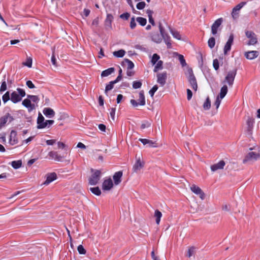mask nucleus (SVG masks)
Here are the masks:
<instances>
[{"instance_id":"nucleus-34","label":"nucleus","mask_w":260,"mask_h":260,"mask_svg":"<svg viewBox=\"0 0 260 260\" xmlns=\"http://www.w3.org/2000/svg\"><path fill=\"white\" fill-rule=\"evenodd\" d=\"M125 53V51L124 50L121 49L118 51L113 52V55L116 57H122Z\"/></svg>"},{"instance_id":"nucleus-60","label":"nucleus","mask_w":260,"mask_h":260,"mask_svg":"<svg viewBox=\"0 0 260 260\" xmlns=\"http://www.w3.org/2000/svg\"><path fill=\"white\" fill-rule=\"evenodd\" d=\"M44 120H45L44 117L43 116V115L40 113H39L38 117L37 119V124H38L40 122H43V121Z\"/></svg>"},{"instance_id":"nucleus-32","label":"nucleus","mask_w":260,"mask_h":260,"mask_svg":"<svg viewBox=\"0 0 260 260\" xmlns=\"http://www.w3.org/2000/svg\"><path fill=\"white\" fill-rule=\"evenodd\" d=\"M154 216L156 218V223L157 224H159L160 223V219L162 217V213L158 210H155L154 212Z\"/></svg>"},{"instance_id":"nucleus-41","label":"nucleus","mask_w":260,"mask_h":260,"mask_svg":"<svg viewBox=\"0 0 260 260\" xmlns=\"http://www.w3.org/2000/svg\"><path fill=\"white\" fill-rule=\"evenodd\" d=\"M27 98H29L30 100V101L36 103H38L40 101V99L37 95L28 94L27 95Z\"/></svg>"},{"instance_id":"nucleus-15","label":"nucleus","mask_w":260,"mask_h":260,"mask_svg":"<svg viewBox=\"0 0 260 260\" xmlns=\"http://www.w3.org/2000/svg\"><path fill=\"white\" fill-rule=\"evenodd\" d=\"M57 179L56 174L54 172L47 174L46 175V180L44 182V184L47 185L51 182Z\"/></svg>"},{"instance_id":"nucleus-35","label":"nucleus","mask_w":260,"mask_h":260,"mask_svg":"<svg viewBox=\"0 0 260 260\" xmlns=\"http://www.w3.org/2000/svg\"><path fill=\"white\" fill-rule=\"evenodd\" d=\"M211 107V101L209 99V97L208 96L206 100V101L204 102L203 104V108L205 110H209Z\"/></svg>"},{"instance_id":"nucleus-4","label":"nucleus","mask_w":260,"mask_h":260,"mask_svg":"<svg viewBox=\"0 0 260 260\" xmlns=\"http://www.w3.org/2000/svg\"><path fill=\"white\" fill-rule=\"evenodd\" d=\"M159 29L165 42L166 43L167 48H171L172 47L171 39L168 34L166 33L161 23H159Z\"/></svg>"},{"instance_id":"nucleus-22","label":"nucleus","mask_w":260,"mask_h":260,"mask_svg":"<svg viewBox=\"0 0 260 260\" xmlns=\"http://www.w3.org/2000/svg\"><path fill=\"white\" fill-rule=\"evenodd\" d=\"M123 173L122 171L116 172L113 175V178L114 180V184L115 185H118L121 182V178L122 176Z\"/></svg>"},{"instance_id":"nucleus-62","label":"nucleus","mask_w":260,"mask_h":260,"mask_svg":"<svg viewBox=\"0 0 260 260\" xmlns=\"http://www.w3.org/2000/svg\"><path fill=\"white\" fill-rule=\"evenodd\" d=\"M54 122V121L53 120H47L45 121V123L46 125V127L48 126L49 127L50 125L53 124Z\"/></svg>"},{"instance_id":"nucleus-24","label":"nucleus","mask_w":260,"mask_h":260,"mask_svg":"<svg viewBox=\"0 0 260 260\" xmlns=\"http://www.w3.org/2000/svg\"><path fill=\"white\" fill-rule=\"evenodd\" d=\"M17 133L16 131L12 130L11 132L10 136V139H9V142L10 143L13 145L15 144H16L18 142V140L17 138Z\"/></svg>"},{"instance_id":"nucleus-38","label":"nucleus","mask_w":260,"mask_h":260,"mask_svg":"<svg viewBox=\"0 0 260 260\" xmlns=\"http://www.w3.org/2000/svg\"><path fill=\"white\" fill-rule=\"evenodd\" d=\"M136 20L142 26H145L147 23L146 19L141 17H137Z\"/></svg>"},{"instance_id":"nucleus-46","label":"nucleus","mask_w":260,"mask_h":260,"mask_svg":"<svg viewBox=\"0 0 260 260\" xmlns=\"http://www.w3.org/2000/svg\"><path fill=\"white\" fill-rule=\"evenodd\" d=\"M158 89V86L157 85H155L153 86V87L149 90V93L150 94V96L151 97H153L154 93L157 91Z\"/></svg>"},{"instance_id":"nucleus-58","label":"nucleus","mask_w":260,"mask_h":260,"mask_svg":"<svg viewBox=\"0 0 260 260\" xmlns=\"http://www.w3.org/2000/svg\"><path fill=\"white\" fill-rule=\"evenodd\" d=\"M51 60V62H52V64L53 66H54L55 67H57L56 59L55 58L54 53L52 54Z\"/></svg>"},{"instance_id":"nucleus-6","label":"nucleus","mask_w":260,"mask_h":260,"mask_svg":"<svg viewBox=\"0 0 260 260\" xmlns=\"http://www.w3.org/2000/svg\"><path fill=\"white\" fill-rule=\"evenodd\" d=\"M246 37L249 39L247 43L248 45H254L257 43V38L255 34L252 31L247 30L245 31Z\"/></svg>"},{"instance_id":"nucleus-61","label":"nucleus","mask_w":260,"mask_h":260,"mask_svg":"<svg viewBox=\"0 0 260 260\" xmlns=\"http://www.w3.org/2000/svg\"><path fill=\"white\" fill-rule=\"evenodd\" d=\"M186 91H187V99L188 101H189L192 98V91L189 89H187Z\"/></svg>"},{"instance_id":"nucleus-53","label":"nucleus","mask_w":260,"mask_h":260,"mask_svg":"<svg viewBox=\"0 0 260 260\" xmlns=\"http://www.w3.org/2000/svg\"><path fill=\"white\" fill-rule=\"evenodd\" d=\"M179 60L182 67H184L186 65L185 60L182 55H179Z\"/></svg>"},{"instance_id":"nucleus-56","label":"nucleus","mask_w":260,"mask_h":260,"mask_svg":"<svg viewBox=\"0 0 260 260\" xmlns=\"http://www.w3.org/2000/svg\"><path fill=\"white\" fill-rule=\"evenodd\" d=\"M26 85L30 89H32V88H35V85L32 82V81H30V80L27 81L26 82Z\"/></svg>"},{"instance_id":"nucleus-33","label":"nucleus","mask_w":260,"mask_h":260,"mask_svg":"<svg viewBox=\"0 0 260 260\" xmlns=\"http://www.w3.org/2000/svg\"><path fill=\"white\" fill-rule=\"evenodd\" d=\"M11 166L15 169H19L22 166V161L21 160H14L12 161Z\"/></svg>"},{"instance_id":"nucleus-16","label":"nucleus","mask_w":260,"mask_h":260,"mask_svg":"<svg viewBox=\"0 0 260 260\" xmlns=\"http://www.w3.org/2000/svg\"><path fill=\"white\" fill-rule=\"evenodd\" d=\"M22 105L28 109L29 112L34 110L36 108L35 104L31 103L30 100L27 98V99H24L22 102Z\"/></svg>"},{"instance_id":"nucleus-8","label":"nucleus","mask_w":260,"mask_h":260,"mask_svg":"<svg viewBox=\"0 0 260 260\" xmlns=\"http://www.w3.org/2000/svg\"><path fill=\"white\" fill-rule=\"evenodd\" d=\"M13 120V116L9 113H7L0 117V128L5 126L7 122L10 123Z\"/></svg>"},{"instance_id":"nucleus-49","label":"nucleus","mask_w":260,"mask_h":260,"mask_svg":"<svg viewBox=\"0 0 260 260\" xmlns=\"http://www.w3.org/2000/svg\"><path fill=\"white\" fill-rule=\"evenodd\" d=\"M146 4L144 2H141L137 4L136 7L138 10H142L145 7Z\"/></svg>"},{"instance_id":"nucleus-30","label":"nucleus","mask_w":260,"mask_h":260,"mask_svg":"<svg viewBox=\"0 0 260 260\" xmlns=\"http://www.w3.org/2000/svg\"><path fill=\"white\" fill-rule=\"evenodd\" d=\"M122 63L123 65L127 66V70L132 69L134 67V63L128 59H124Z\"/></svg>"},{"instance_id":"nucleus-1","label":"nucleus","mask_w":260,"mask_h":260,"mask_svg":"<svg viewBox=\"0 0 260 260\" xmlns=\"http://www.w3.org/2000/svg\"><path fill=\"white\" fill-rule=\"evenodd\" d=\"M17 91L18 93L16 91H13L11 94V101L15 104L20 102L22 98L25 96L26 94L25 91L23 89L18 88Z\"/></svg>"},{"instance_id":"nucleus-10","label":"nucleus","mask_w":260,"mask_h":260,"mask_svg":"<svg viewBox=\"0 0 260 260\" xmlns=\"http://www.w3.org/2000/svg\"><path fill=\"white\" fill-rule=\"evenodd\" d=\"M157 77V82L160 84L161 86H164L166 83L167 79V74L166 72L158 73L156 75Z\"/></svg>"},{"instance_id":"nucleus-23","label":"nucleus","mask_w":260,"mask_h":260,"mask_svg":"<svg viewBox=\"0 0 260 260\" xmlns=\"http://www.w3.org/2000/svg\"><path fill=\"white\" fill-rule=\"evenodd\" d=\"M225 164L224 161L221 160L218 163L214 164L211 166V170L213 172H215L218 170L222 169L224 167Z\"/></svg>"},{"instance_id":"nucleus-20","label":"nucleus","mask_w":260,"mask_h":260,"mask_svg":"<svg viewBox=\"0 0 260 260\" xmlns=\"http://www.w3.org/2000/svg\"><path fill=\"white\" fill-rule=\"evenodd\" d=\"M254 123V119L252 117H248L246 121V124L247 125V131L249 135L252 134Z\"/></svg>"},{"instance_id":"nucleus-47","label":"nucleus","mask_w":260,"mask_h":260,"mask_svg":"<svg viewBox=\"0 0 260 260\" xmlns=\"http://www.w3.org/2000/svg\"><path fill=\"white\" fill-rule=\"evenodd\" d=\"M77 250L78 252L81 254H85L86 252V250L82 245H80L78 246Z\"/></svg>"},{"instance_id":"nucleus-26","label":"nucleus","mask_w":260,"mask_h":260,"mask_svg":"<svg viewBox=\"0 0 260 260\" xmlns=\"http://www.w3.org/2000/svg\"><path fill=\"white\" fill-rule=\"evenodd\" d=\"M48 156L50 158L53 159L58 161H61L63 158V157L59 155L57 152L53 151L49 152L48 153Z\"/></svg>"},{"instance_id":"nucleus-36","label":"nucleus","mask_w":260,"mask_h":260,"mask_svg":"<svg viewBox=\"0 0 260 260\" xmlns=\"http://www.w3.org/2000/svg\"><path fill=\"white\" fill-rule=\"evenodd\" d=\"M156 63H157L155 65V66L154 67V68L153 70L154 72H157L158 71L161 70L163 68V67H162L163 61L162 60H159Z\"/></svg>"},{"instance_id":"nucleus-40","label":"nucleus","mask_w":260,"mask_h":260,"mask_svg":"<svg viewBox=\"0 0 260 260\" xmlns=\"http://www.w3.org/2000/svg\"><path fill=\"white\" fill-rule=\"evenodd\" d=\"M160 58L159 56L157 54H154L152 56V59H151V63L153 65H154L156 63L157 61H159V59Z\"/></svg>"},{"instance_id":"nucleus-51","label":"nucleus","mask_w":260,"mask_h":260,"mask_svg":"<svg viewBox=\"0 0 260 260\" xmlns=\"http://www.w3.org/2000/svg\"><path fill=\"white\" fill-rule=\"evenodd\" d=\"M150 126H151V123L149 122V121H146L142 123V124L141 125V128L144 129L145 128L149 127Z\"/></svg>"},{"instance_id":"nucleus-52","label":"nucleus","mask_w":260,"mask_h":260,"mask_svg":"<svg viewBox=\"0 0 260 260\" xmlns=\"http://www.w3.org/2000/svg\"><path fill=\"white\" fill-rule=\"evenodd\" d=\"M119 17L121 19L123 20H128L130 17V14L129 13L126 12L121 14Z\"/></svg>"},{"instance_id":"nucleus-48","label":"nucleus","mask_w":260,"mask_h":260,"mask_svg":"<svg viewBox=\"0 0 260 260\" xmlns=\"http://www.w3.org/2000/svg\"><path fill=\"white\" fill-rule=\"evenodd\" d=\"M142 86V83L140 81H135L133 82V87L135 89L140 88Z\"/></svg>"},{"instance_id":"nucleus-7","label":"nucleus","mask_w":260,"mask_h":260,"mask_svg":"<svg viewBox=\"0 0 260 260\" xmlns=\"http://www.w3.org/2000/svg\"><path fill=\"white\" fill-rule=\"evenodd\" d=\"M139 96L138 103L135 100H131L130 103L134 107H137L139 105L141 106H144L145 105V98L143 90L140 91Z\"/></svg>"},{"instance_id":"nucleus-17","label":"nucleus","mask_w":260,"mask_h":260,"mask_svg":"<svg viewBox=\"0 0 260 260\" xmlns=\"http://www.w3.org/2000/svg\"><path fill=\"white\" fill-rule=\"evenodd\" d=\"M234 36L231 35L224 47V53L226 54L231 49V46L233 43Z\"/></svg>"},{"instance_id":"nucleus-55","label":"nucleus","mask_w":260,"mask_h":260,"mask_svg":"<svg viewBox=\"0 0 260 260\" xmlns=\"http://www.w3.org/2000/svg\"><path fill=\"white\" fill-rule=\"evenodd\" d=\"M213 66L215 70L219 69V61L217 59H214L213 61Z\"/></svg>"},{"instance_id":"nucleus-42","label":"nucleus","mask_w":260,"mask_h":260,"mask_svg":"<svg viewBox=\"0 0 260 260\" xmlns=\"http://www.w3.org/2000/svg\"><path fill=\"white\" fill-rule=\"evenodd\" d=\"M115 83L113 81H111L109 82V84L107 85L106 86V88H105V92L106 94L107 93V92L110 90H111L113 87H114V85L115 84Z\"/></svg>"},{"instance_id":"nucleus-63","label":"nucleus","mask_w":260,"mask_h":260,"mask_svg":"<svg viewBox=\"0 0 260 260\" xmlns=\"http://www.w3.org/2000/svg\"><path fill=\"white\" fill-rule=\"evenodd\" d=\"M46 127V125L45 123V121L44 120L43 122H40L38 124L37 128L38 129H42Z\"/></svg>"},{"instance_id":"nucleus-14","label":"nucleus","mask_w":260,"mask_h":260,"mask_svg":"<svg viewBox=\"0 0 260 260\" xmlns=\"http://www.w3.org/2000/svg\"><path fill=\"white\" fill-rule=\"evenodd\" d=\"M139 140L144 145L148 144L150 147L156 148L159 146L156 141H153L147 139L140 138Z\"/></svg>"},{"instance_id":"nucleus-57","label":"nucleus","mask_w":260,"mask_h":260,"mask_svg":"<svg viewBox=\"0 0 260 260\" xmlns=\"http://www.w3.org/2000/svg\"><path fill=\"white\" fill-rule=\"evenodd\" d=\"M24 66H26L28 67H31L32 66V59L31 58H29L27 59L26 62L23 63Z\"/></svg>"},{"instance_id":"nucleus-29","label":"nucleus","mask_w":260,"mask_h":260,"mask_svg":"<svg viewBox=\"0 0 260 260\" xmlns=\"http://www.w3.org/2000/svg\"><path fill=\"white\" fill-rule=\"evenodd\" d=\"M151 39L153 41L156 43H160L162 40L161 36H160L157 32L152 34Z\"/></svg>"},{"instance_id":"nucleus-64","label":"nucleus","mask_w":260,"mask_h":260,"mask_svg":"<svg viewBox=\"0 0 260 260\" xmlns=\"http://www.w3.org/2000/svg\"><path fill=\"white\" fill-rule=\"evenodd\" d=\"M99 18L96 17L92 21V25L95 27H97L99 25Z\"/></svg>"},{"instance_id":"nucleus-45","label":"nucleus","mask_w":260,"mask_h":260,"mask_svg":"<svg viewBox=\"0 0 260 260\" xmlns=\"http://www.w3.org/2000/svg\"><path fill=\"white\" fill-rule=\"evenodd\" d=\"M7 90V83L5 79L3 80L0 87V92H3Z\"/></svg>"},{"instance_id":"nucleus-5","label":"nucleus","mask_w":260,"mask_h":260,"mask_svg":"<svg viewBox=\"0 0 260 260\" xmlns=\"http://www.w3.org/2000/svg\"><path fill=\"white\" fill-rule=\"evenodd\" d=\"M260 157V150L258 152L253 151L249 152L243 160V163L245 164L248 161L256 160Z\"/></svg>"},{"instance_id":"nucleus-54","label":"nucleus","mask_w":260,"mask_h":260,"mask_svg":"<svg viewBox=\"0 0 260 260\" xmlns=\"http://www.w3.org/2000/svg\"><path fill=\"white\" fill-rule=\"evenodd\" d=\"M137 25V24L135 22V19L134 17H133L131 18V22H130V27L131 29H134Z\"/></svg>"},{"instance_id":"nucleus-11","label":"nucleus","mask_w":260,"mask_h":260,"mask_svg":"<svg viewBox=\"0 0 260 260\" xmlns=\"http://www.w3.org/2000/svg\"><path fill=\"white\" fill-rule=\"evenodd\" d=\"M190 190L195 194L199 195L202 200L205 199V193L202 190L195 184H192L190 186Z\"/></svg>"},{"instance_id":"nucleus-13","label":"nucleus","mask_w":260,"mask_h":260,"mask_svg":"<svg viewBox=\"0 0 260 260\" xmlns=\"http://www.w3.org/2000/svg\"><path fill=\"white\" fill-rule=\"evenodd\" d=\"M246 4V2H241L233 9L232 15L233 18L236 19L238 17V12Z\"/></svg>"},{"instance_id":"nucleus-31","label":"nucleus","mask_w":260,"mask_h":260,"mask_svg":"<svg viewBox=\"0 0 260 260\" xmlns=\"http://www.w3.org/2000/svg\"><path fill=\"white\" fill-rule=\"evenodd\" d=\"M114 70H115V69L114 68H110L107 70H105L102 72L101 76L102 77L108 76L109 75H110L112 73H113L114 72Z\"/></svg>"},{"instance_id":"nucleus-3","label":"nucleus","mask_w":260,"mask_h":260,"mask_svg":"<svg viewBox=\"0 0 260 260\" xmlns=\"http://www.w3.org/2000/svg\"><path fill=\"white\" fill-rule=\"evenodd\" d=\"M237 74V70L234 69L229 71L226 76H225L224 80L222 81V84L227 83L229 86H232L234 80Z\"/></svg>"},{"instance_id":"nucleus-59","label":"nucleus","mask_w":260,"mask_h":260,"mask_svg":"<svg viewBox=\"0 0 260 260\" xmlns=\"http://www.w3.org/2000/svg\"><path fill=\"white\" fill-rule=\"evenodd\" d=\"M99 129L102 132H105L106 129V126L104 124H100L98 125Z\"/></svg>"},{"instance_id":"nucleus-28","label":"nucleus","mask_w":260,"mask_h":260,"mask_svg":"<svg viewBox=\"0 0 260 260\" xmlns=\"http://www.w3.org/2000/svg\"><path fill=\"white\" fill-rule=\"evenodd\" d=\"M228 91V86L226 85H224L220 89L218 97L221 99H222L226 94Z\"/></svg>"},{"instance_id":"nucleus-39","label":"nucleus","mask_w":260,"mask_h":260,"mask_svg":"<svg viewBox=\"0 0 260 260\" xmlns=\"http://www.w3.org/2000/svg\"><path fill=\"white\" fill-rule=\"evenodd\" d=\"M195 253V247H190L188 248V251L187 252L186 256L188 257H190L192 256Z\"/></svg>"},{"instance_id":"nucleus-50","label":"nucleus","mask_w":260,"mask_h":260,"mask_svg":"<svg viewBox=\"0 0 260 260\" xmlns=\"http://www.w3.org/2000/svg\"><path fill=\"white\" fill-rule=\"evenodd\" d=\"M171 34L173 35V36L174 37V38H175L178 40L181 39V35L178 31L171 30Z\"/></svg>"},{"instance_id":"nucleus-44","label":"nucleus","mask_w":260,"mask_h":260,"mask_svg":"<svg viewBox=\"0 0 260 260\" xmlns=\"http://www.w3.org/2000/svg\"><path fill=\"white\" fill-rule=\"evenodd\" d=\"M2 100L4 103H6L9 100H11L9 91H7L2 96Z\"/></svg>"},{"instance_id":"nucleus-21","label":"nucleus","mask_w":260,"mask_h":260,"mask_svg":"<svg viewBox=\"0 0 260 260\" xmlns=\"http://www.w3.org/2000/svg\"><path fill=\"white\" fill-rule=\"evenodd\" d=\"M113 186V182L111 179L109 178L105 180L102 184V189L104 190H109Z\"/></svg>"},{"instance_id":"nucleus-37","label":"nucleus","mask_w":260,"mask_h":260,"mask_svg":"<svg viewBox=\"0 0 260 260\" xmlns=\"http://www.w3.org/2000/svg\"><path fill=\"white\" fill-rule=\"evenodd\" d=\"M90 190L96 196H100L101 194V191L99 187H90Z\"/></svg>"},{"instance_id":"nucleus-9","label":"nucleus","mask_w":260,"mask_h":260,"mask_svg":"<svg viewBox=\"0 0 260 260\" xmlns=\"http://www.w3.org/2000/svg\"><path fill=\"white\" fill-rule=\"evenodd\" d=\"M187 79L192 89L196 91L198 89V84L196 78L193 75L192 70L189 72V75Z\"/></svg>"},{"instance_id":"nucleus-18","label":"nucleus","mask_w":260,"mask_h":260,"mask_svg":"<svg viewBox=\"0 0 260 260\" xmlns=\"http://www.w3.org/2000/svg\"><path fill=\"white\" fill-rule=\"evenodd\" d=\"M259 55V52L257 51H249L244 53L245 57L247 59L252 60L256 58Z\"/></svg>"},{"instance_id":"nucleus-12","label":"nucleus","mask_w":260,"mask_h":260,"mask_svg":"<svg viewBox=\"0 0 260 260\" xmlns=\"http://www.w3.org/2000/svg\"><path fill=\"white\" fill-rule=\"evenodd\" d=\"M223 21L222 18L217 19L211 26V32L213 35H215L217 32L218 27L221 25Z\"/></svg>"},{"instance_id":"nucleus-27","label":"nucleus","mask_w":260,"mask_h":260,"mask_svg":"<svg viewBox=\"0 0 260 260\" xmlns=\"http://www.w3.org/2000/svg\"><path fill=\"white\" fill-rule=\"evenodd\" d=\"M113 20V17L112 14H108L105 20V25L107 28H111L112 22Z\"/></svg>"},{"instance_id":"nucleus-2","label":"nucleus","mask_w":260,"mask_h":260,"mask_svg":"<svg viewBox=\"0 0 260 260\" xmlns=\"http://www.w3.org/2000/svg\"><path fill=\"white\" fill-rule=\"evenodd\" d=\"M92 174L88 179V182L90 185H95L97 184L101 178L102 172L100 170H91Z\"/></svg>"},{"instance_id":"nucleus-43","label":"nucleus","mask_w":260,"mask_h":260,"mask_svg":"<svg viewBox=\"0 0 260 260\" xmlns=\"http://www.w3.org/2000/svg\"><path fill=\"white\" fill-rule=\"evenodd\" d=\"M208 46L210 48H213L215 44V40L214 37L210 38L208 41Z\"/></svg>"},{"instance_id":"nucleus-25","label":"nucleus","mask_w":260,"mask_h":260,"mask_svg":"<svg viewBox=\"0 0 260 260\" xmlns=\"http://www.w3.org/2000/svg\"><path fill=\"white\" fill-rule=\"evenodd\" d=\"M43 114L48 118H53L55 114L54 111L50 108H45L43 110Z\"/></svg>"},{"instance_id":"nucleus-19","label":"nucleus","mask_w":260,"mask_h":260,"mask_svg":"<svg viewBox=\"0 0 260 260\" xmlns=\"http://www.w3.org/2000/svg\"><path fill=\"white\" fill-rule=\"evenodd\" d=\"M144 162L143 161H141L140 158H139L137 160L135 165L133 166V170L134 172L137 173L144 167Z\"/></svg>"}]
</instances>
